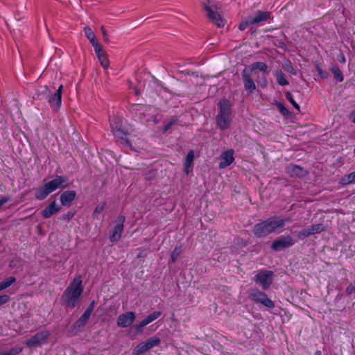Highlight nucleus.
I'll return each mask as SVG.
<instances>
[{
  "instance_id": "13",
  "label": "nucleus",
  "mask_w": 355,
  "mask_h": 355,
  "mask_svg": "<svg viewBox=\"0 0 355 355\" xmlns=\"http://www.w3.org/2000/svg\"><path fill=\"white\" fill-rule=\"evenodd\" d=\"M125 221L124 216H119L115 221V225L113 232L110 236L111 242L119 241L121 238V233L123 230V223Z\"/></svg>"
},
{
  "instance_id": "22",
  "label": "nucleus",
  "mask_w": 355,
  "mask_h": 355,
  "mask_svg": "<svg viewBox=\"0 0 355 355\" xmlns=\"http://www.w3.org/2000/svg\"><path fill=\"white\" fill-rule=\"evenodd\" d=\"M90 316L91 315L89 313L85 311L80 318L74 322V329L76 331H80L82 329H83L87 323Z\"/></svg>"
},
{
  "instance_id": "20",
  "label": "nucleus",
  "mask_w": 355,
  "mask_h": 355,
  "mask_svg": "<svg viewBox=\"0 0 355 355\" xmlns=\"http://www.w3.org/2000/svg\"><path fill=\"white\" fill-rule=\"evenodd\" d=\"M98 49V50H97V49H94L96 56H97L101 66L103 68L107 69V68H108L109 64H110V61L107 58V55L106 53L105 52V51L103 50V46H100Z\"/></svg>"
},
{
  "instance_id": "31",
  "label": "nucleus",
  "mask_w": 355,
  "mask_h": 355,
  "mask_svg": "<svg viewBox=\"0 0 355 355\" xmlns=\"http://www.w3.org/2000/svg\"><path fill=\"white\" fill-rule=\"evenodd\" d=\"M181 252H182V247L181 246H177L175 248V249L173 250V251L171 254V257L172 263H175L177 261V259Z\"/></svg>"
},
{
  "instance_id": "26",
  "label": "nucleus",
  "mask_w": 355,
  "mask_h": 355,
  "mask_svg": "<svg viewBox=\"0 0 355 355\" xmlns=\"http://www.w3.org/2000/svg\"><path fill=\"white\" fill-rule=\"evenodd\" d=\"M340 183L343 184H349L355 183V171L343 176L340 179Z\"/></svg>"
},
{
  "instance_id": "32",
  "label": "nucleus",
  "mask_w": 355,
  "mask_h": 355,
  "mask_svg": "<svg viewBox=\"0 0 355 355\" xmlns=\"http://www.w3.org/2000/svg\"><path fill=\"white\" fill-rule=\"evenodd\" d=\"M22 350V347H14L8 352H0V355H18Z\"/></svg>"
},
{
  "instance_id": "51",
  "label": "nucleus",
  "mask_w": 355,
  "mask_h": 355,
  "mask_svg": "<svg viewBox=\"0 0 355 355\" xmlns=\"http://www.w3.org/2000/svg\"><path fill=\"white\" fill-rule=\"evenodd\" d=\"M315 355H321L320 351H316Z\"/></svg>"
},
{
  "instance_id": "38",
  "label": "nucleus",
  "mask_w": 355,
  "mask_h": 355,
  "mask_svg": "<svg viewBox=\"0 0 355 355\" xmlns=\"http://www.w3.org/2000/svg\"><path fill=\"white\" fill-rule=\"evenodd\" d=\"M250 25H252L250 23V17L248 18L247 20L245 21H242L239 26V28L241 30V31H244L248 26Z\"/></svg>"
},
{
  "instance_id": "15",
  "label": "nucleus",
  "mask_w": 355,
  "mask_h": 355,
  "mask_svg": "<svg viewBox=\"0 0 355 355\" xmlns=\"http://www.w3.org/2000/svg\"><path fill=\"white\" fill-rule=\"evenodd\" d=\"M136 318L135 313L132 311H128L120 315L117 319V325L122 328L130 326Z\"/></svg>"
},
{
  "instance_id": "40",
  "label": "nucleus",
  "mask_w": 355,
  "mask_h": 355,
  "mask_svg": "<svg viewBox=\"0 0 355 355\" xmlns=\"http://www.w3.org/2000/svg\"><path fill=\"white\" fill-rule=\"evenodd\" d=\"M10 299V296L8 295H0V306L8 302Z\"/></svg>"
},
{
  "instance_id": "16",
  "label": "nucleus",
  "mask_w": 355,
  "mask_h": 355,
  "mask_svg": "<svg viewBox=\"0 0 355 355\" xmlns=\"http://www.w3.org/2000/svg\"><path fill=\"white\" fill-rule=\"evenodd\" d=\"M270 17V12L258 10L253 17H250V23L252 25H260L267 21Z\"/></svg>"
},
{
  "instance_id": "3",
  "label": "nucleus",
  "mask_w": 355,
  "mask_h": 355,
  "mask_svg": "<svg viewBox=\"0 0 355 355\" xmlns=\"http://www.w3.org/2000/svg\"><path fill=\"white\" fill-rule=\"evenodd\" d=\"M68 187V178L60 175L38 187L35 191V197L39 200H44L50 193L58 189H64Z\"/></svg>"
},
{
  "instance_id": "9",
  "label": "nucleus",
  "mask_w": 355,
  "mask_h": 355,
  "mask_svg": "<svg viewBox=\"0 0 355 355\" xmlns=\"http://www.w3.org/2000/svg\"><path fill=\"white\" fill-rule=\"evenodd\" d=\"M63 85H60L56 92L53 94H49L47 96V101L51 107L57 112L62 103V93Z\"/></svg>"
},
{
  "instance_id": "43",
  "label": "nucleus",
  "mask_w": 355,
  "mask_h": 355,
  "mask_svg": "<svg viewBox=\"0 0 355 355\" xmlns=\"http://www.w3.org/2000/svg\"><path fill=\"white\" fill-rule=\"evenodd\" d=\"M349 119L352 123H355V108L350 112Z\"/></svg>"
},
{
  "instance_id": "41",
  "label": "nucleus",
  "mask_w": 355,
  "mask_h": 355,
  "mask_svg": "<svg viewBox=\"0 0 355 355\" xmlns=\"http://www.w3.org/2000/svg\"><path fill=\"white\" fill-rule=\"evenodd\" d=\"M94 306H95V301H92L89 305L88 306L87 309H86L85 312L89 313L90 315H92L93 311H94Z\"/></svg>"
},
{
  "instance_id": "50",
  "label": "nucleus",
  "mask_w": 355,
  "mask_h": 355,
  "mask_svg": "<svg viewBox=\"0 0 355 355\" xmlns=\"http://www.w3.org/2000/svg\"><path fill=\"white\" fill-rule=\"evenodd\" d=\"M171 126V124H168L167 125L165 126V128H164V131H166V130H168L169 128V127Z\"/></svg>"
},
{
  "instance_id": "5",
  "label": "nucleus",
  "mask_w": 355,
  "mask_h": 355,
  "mask_svg": "<svg viewBox=\"0 0 355 355\" xmlns=\"http://www.w3.org/2000/svg\"><path fill=\"white\" fill-rule=\"evenodd\" d=\"M248 298L250 300L261 304L267 308L272 309L275 307L274 302L270 300L265 293L257 288H252L248 291Z\"/></svg>"
},
{
  "instance_id": "14",
  "label": "nucleus",
  "mask_w": 355,
  "mask_h": 355,
  "mask_svg": "<svg viewBox=\"0 0 355 355\" xmlns=\"http://www.w3.org/2000/svg\"><path fill=\"white\" fill-rule=\"evenodd\" d=\"M294 244L293 239L290 236L282 237L275 240L271 245V248L275 251H282L286 248L292 246Z\"/></svg>"
},
{
  "instance_id": "10",
  "label": "nucleus",
  "mask_w": 355,
  "mask_h": 355,
  "mask_svg": "<svg viewBox=\"0 0 355 355\" xmlns=\"http://www.w3.org/2000/svg\"><path fill=\"white\" fill-rule=\"evenodd\" d=\"M162 315V312L160 311H154L147 315L143 320H141L139 324H135L132 327V329L135 331L137 334H141L143 332L144 328L153 322L156 319H157Z\"/></svg>"
},
{
  "instance_id": "29",
  "label": "nucleus",
  "mask_w": 355,
  "mask_h": 355,
  "mask_svg": "<svg viewBox=\"0 0 355 355\" xmlns=\"http://www.w3.org/2000/svg\"><path fill=\"white\" fill-rule=\"evenodd\" d=\"M303 172L302 168L296 165L292 166L290 168V173L291 175L300 176L302 175Z\"/></svg>"
},
{
  "instance_id": "4",
  "label": "nucleus",
  "mask_w": 355,
  "mask_h": 355,
  "mask_svg": "<svg viewBox=\"0 0 355 355\" xmlns=\"http://www.w3.org/2000/svg\"><path fill=\"white\" fill-rule=\"evenodd\" d=\"M219 112L216 120L218 128L220 130L227 129L232 123L231 103L227 99H223L219 103Z\"/></svg>"
},
{
  "instance_id": "35",
  "label": "nucleus",
  "mask_w": 355,
  "mask_h": 355,
  "mask_svg": "<svg viewBox=\"0 0 355 355\" xmlns=\"http://www.w3.org/2000/svg\"><path fill=\"white\" fill-rule=\"evenodd\" d=\"M105 202H102V203L98 205L96 207V208L93 212V216L97 217L101 213L103 212V211L105 209Z\"/></svg>"
},
{
  "instance_id": "18",
  "label": "nucleus",
  "mask_w": 355,
  "mask_h": 355,
  "mask_svg": "<svg viewBox=\"0 0 355 355\" xmlns=\"http://www.w3.org/2000/svg\"><path fill=\"white\" fill-rule=\"evenodd\" d=\"M76 196L75 191H64L60 196V202L63 206L69 207L71 202L74 200Z\"/></svg>"
},
{
  "instance_id": "46",
  "label": "nucleus",
  "mask_w": 355,
  "mask_h": 355,
  "mask_svg": "<svg viewBox=\"0 0 355 355\" xmlns=\"http://www.w3.org/2000/svg\"><path fill=\"white\" fill-rule=\"evenodd\" d=\"M354 291H355V289H354V287H352V286H349V287H347V289H346V293H347L348 295L352 294V293L353 292H354Z\"/></svg>"
},
{
  "instance_id": "28",
  "label": "nucleus",
  "mask_w": 355,
  "mask_h": 355,
  "mask_svg": "<svg viewBox=\"0 0 355 355\" xmlns=\"http://www.w3.org/2000/svg\"><path fill=\"white\" fill-rule=\"evenodd\" d=\"M16 282V279L14 277H10L6 280L0 282V291L6 289L10 287L13 283Z\"/></svg>"
},
{
  "instance_id": "36",
  "label": "nucleus",
  "mask_w": 355,
  "mask_h": 355,
  "mask_svg": "<svg viewBox=\"0 0 355 355\" xmlns=\"http://www.w3.org/2000/svg\"><path fill=\"white\" fill-rule=\"evenodd\" d=\"M146 340L148 342V343L152 347L158 346L161 343V340L155 336L150 337L148 338Z\"/></svg>"
},
{
  "instance_id": "8",
  "label": "nucleus",
  "mask_w": 355,
  "mask_h": 355,
  "mask_svg": "<svg viewBox=\"0 0 355 355\" xmlns=\"http://www.w3.org/2000/svg\"><path fill=\"white\" fill-rule=\"evenodd\" d=\"M49 336L50 332L49 331L38 332L30 339L27 340L26 344L30 348L41 346L45 343Z\"/></svg>"
},
{
  "instance_id": "7",
  "label": "nucleus",
  "mask_w": 355,
  "mask_h": 355,
  "mask_svg": "<svg viewBox=\"0 0 355 355\" xmlns=\"http://www.w3.org/2000/svg\"><path fill=\"white\" fill-rule=\"evenodd\" d=\"M207 4L202 3L204 9L207 11L208 17L213 20L218 27L220 28L224 26L220 19L219 13L216 10V6L213 3L212 0H207Z\"/></svg>"
},
{
  "instance_id": "6",
  "label": "nucleus",
  "mask_w": 355,
  "mask_h": 355,
  "mask_svg": "<svg viewBox=\"0 0 355 355\" xmlns=\"http://www.w3.org/2000/svg\"><path fill=\"white\" fill-rule=\"evenodd\" d=\"M273 272L270 270H261L258 271L254 280L259 284L264 290L268 289L272 283Z\"/></svg>"
},
{
  "instance_id": "21",
  "label": "nucleus",
  "mask_w": 355,
  "mask_h": 355,
  "mask_svg": "<svg viewBox=\"0 0 355 355\" xmlns=\"http://www.w3.org/2000/svg\"><path fill=\"white\" fill-rule=\"evenodd\" d=\"M84 32L87 38L91 42L94 49H97L101 46L102 45L97 41L96 37L92 30L89 27H85Z\"/></svg>"
},
{
  "instance_id": "17",
  "label": "nucleus",
  "mask_w": 355,
  "mask_h": 355,
  "mask_svg": "<svg viewBox=\"0 0 355 355\" xmlns=\"http://www.w3.org/2000/svg\"><path fill=\"white\" fill-rule=\"evenodd\" d=\"M324 230V227L322 224L319 223L313 225L308 229H306L299 233V236L305 238L310 235L320 233Z\"/></svg>"
},
{
  "instance_id": "25",
  "label": "nucleus",
  "mask_w": 355,
  "mask_h": 355,
  "mask_svg": "<svg viewBox=\"0 0 355 355\" xmlns=\"http://www.w3.org/2000/svg\"><path fill=\"white\" fill-rule=\"evenodd\" d=\"M250 67L252 71L259 70L266 73H269L267 64L262 62H254L250 66Z\"/></svg>"
},
{
  "instance_id": "19",
  "label": "nucleus",
  "mask_w": 355,
  "mask_h": 355,
  "mask_svg": "<svg viewBox=\"0 0 355 355\" xmlns=\"http://www.w3.org/2000/svg\"><path fill=\"white\" fill-rule=\"evenodd\" d=\"M61 207L56 204L55 200H53L42 211V215L45 218H49L53 215L58 213Z\"/></svg>"
},
{
  "instance_id": "49",
  "label": "nucleus",
  "mask_w": 355,
  "mask_h": 355,
  "mask_svg": "<svg viewBox=\"0 0 355 355\" xmlns=\"http://www.w3.org/2000/svg\"><path fill=\"white\" fill-rule=\"evenodd\" d=\"M340 61L343 63L345 62V58L344 57V55H342V57H341V59L340 60Z\"/></svg>"
},
{
  "instance_id": "1",
  "label": "nucleus",
  "mask_w": 355,
  "mask_h": 355,
  "mask_svg": "<svg viewBox=\"0 0 355 355\" xmlns=\"http://www.w3.org/2000/svg\"><path fill=\"white\" fill-rule=\"evenodd\" d=\"M83 290L81 276L76 277L61 296L62 305L71 309L75 308L80 300Z\"/></svg>"
},
{
  "instance_id": "47",
  "label": "nucleus",
  "mask_w": 355,
  "mask_h": 355,
  "mask_svg": "<svg viewBox=\"0 0 355 355\" xmlns=\"http://www.w3.org/2000/svg\"><path fill=\"white\" fill-rule=\"evenodd\" d=\"M144 343L145 344V345L146 346V348L148 349V350L150 349L151 348H153L148 343V342L147 340L144 341Z\"/></svg>"
},
{
  "instance_id": "39",
  "label": "nucleus",
  "mask_w": 355,
  "mask_h": 355,
  "mask_svg": "<svg viewBox=\"0 0 355 355\" xmlns=\"http://www.w3.org/2000/svg\"><path fill=\"white\" fill-rule=\"evenodd\" d=\"M316 70L322 78H327L328 73L323 71L318 65L316 66Z\"/></svg>"
},
{
  "instance_id": "48",
  "label": "nucleus",
  "mask_w": 355,
  "mask_h": 355,
  "mask_svg": "<svg viewBox=\"0 0 355 355\" xmlns=\"http://www.w3.org/2000/svg\"><path fill=\"white\" fill-rule=\"evenodd\" d=\"M190 168L191 167H187V165H184V171L186 173L187 175H188L190 172Z\"/></svg>"
},
{
  "instance_id": "2",
  "label": "nucleus",
  "mask_w": 355,
  "mask_h": 355,
  "mask_svg": "<svg viewBox=\"0 0 355 355\" xmlns=\"http://www.w3.org/2000/svg\"><path fill=\"white\" fill-rule=\"evenodd\" d=\"M289 218H282L272 216L268 219L256 224L253 228V233L258 238L265 237L273 232L282 230Z\"/></svg>"
},
{
  "instance_id": "45",
  "label": "nucleus",
  "mask_w": 355,
  "mask_h": 355,
  "mask_svg": "<svg viewBox=\"0 0 355 355\" xmlns=\"http://www.w3.org/2000/svg\"><path fill=\"white\" fill-rule=\"evenodd\" d=\"M101 32H102L103 36L104 37V40H108V38H107L108 35H107V33L105 31V28L103 27V26L101 27Z\"/></svg>"
},
{
  "instance_id": "27",
  "label": "nucleus",
  "mask_w": 355,
  "mask_h": 355,
  "mask_svg": "<svg viewBox=\"0 0 355 355\" xmlns=\"http://www.w3.org/2000/svg\"><path fill=\"white\" fill-rule=\"evenodd\" d=\"M148 349L146 348V346L144 343V342L140 343L138 344L136 347L134 349L132 352L133 355H142L146 352H148Z\"/></svg>"
},
{
  "instance_id": "11",
  "label": "nucleus",
  "mask_w": 355,
  "mask_h": 355,
  "mask_svg": "<svg viewBox=\"0 0 355 355\" xmlns=\"http://www.w3.org/2000/svg\"><path fill=\"white\" fill-rule=\"evenodd\" d=\"M110 127L116 137L123 139L125 135L122 130V121L121 119L116 116H112L110 118Z\"/></svg>"
},
{
  "instance_id": "34",
  "label": "nucleus",
  "mask_w": 355,
  "mask_h": 355,
  "mask_svg": "<svg viewBox=\"0 0 355 355\" xmlns=\"http://www.w3.org/2000/svg\"><path fill=\"white\" fill-rule=\"evenodd\" d=\"M193 159H194V151L191 150L188 153V154L187 155L184 165H187V167H191V164L193 161Z\"/></svg>"
},
{
  "instance_id": "30",
  "label": "nucleus",
  "mask_w": 355,
  "mask_h": 355,
  "mask_svg": "<svg viewBox=\"0 0 355 355\" xmlns=\"http://www.w3.org/2000/svg\"><path fill=\"white\" fill-rule=\"evenodd\" d=\"M331 71L338 81L342 82L343 80L342 73L338 67H332Z\"/></svg>"
},
{
  "instance_id": "33",
  "label": "nucleus",
  "mask_w": 355,
  "mask_h": 355,
  "mask_svg": "<svg viewBox=\"0 0 355 355\" xmlns=\"http://www.w3.org/2000/svg\"><path fill=\"white\" fill-rule=\"evenodd\" d=\"M276 105H277L279 111L283 116H288L290 115L289 111L282 103L277 102Z\"/></svg>"
},
{
  "instance_id": "23",
  "label": "nucleus",
  "mask_w": 355,
  "mask_h": 355,
  "mask_svg": "<svg viewBox=\"0 0 355 355\" xmlns=\"http://www.w3.org/2000/svg\"><path fill=\"white\" fill-rule=\"evenodd\" d=\"M243 78L245 90L249 93H252L256 89V85L253 79L247 74H243Z\"/></svg>"
},
{
  "instance_id": "44",
  "label": "nucleus",
  "mask_w": 355,
  "mask_h": 355,
  "mask_svg": "<svg viewBox=\"0 0 355 355\" xmlns=\"http://www.w3.org/2000/svg\"><path fill=\"white\" fill-rule=\"evenodd\" d=\"M10 200V198L8 196H4L1 199H0V207L3 206L5 203Z\"/></svg>"
},
{
  "instance_id": "37",
  "label": "nucleus",
  "mask_w": 355,
  "mask_h": 355,
  "mask_svg": "<svg viewBox=\"0 0 355 355\" xmlns=\"http://www.w3.org/2000/svg\"><path fill=\"white\" fill-rule=\"evenodd\" d=\"M286 97L287 100L294 106V107L297 111H300V105L293 99L292 94L290 92H287L286 94Z\"/></svg>"
},
{
  "instance_id": "12",
  "label": "nucleus",
  "mask_w": 355,
  "mask_h": 355,
  "mask_svg": "<svg viewBox=\"0 0 355 355\" xmlns=\"http://www.w3.org/2000/svg\"><path fill=\"white\" fill-rule=\"evenodd\" d=\"M234 150L230 149L223 151L220 155V162L218 167L220 169L225 168L230 166L234 162Z\"/></svg>"
},
{
  "instance_id": "42",
  "label": "nucleus",
  "mask_w": 355,
  "mask_h": 355,
  "mask_svg": "<svg viewBox=\"0 0 355 355\" xmlns=\"http://www.w3.org/2000/svg\"><path fill=\"white\" fill-rule=\"evenodd\" d=\"M285 68L291 73H292L293 75L296 74L295 70L294 69V68L293 67V66L291 64H289L288 65L286 66Z\"/></svg>"
},
{
  "instance_id": "24",
  "label": "nucleus",
  "mask_w": 355,
  "mask_h": 355,
  "mask_svg": "<svg viewBox=\"0 0 355 355\" xmlns=\"http://www.w3.org/2000/svg\"><path fill=\"white\" fill-rule=\"evenodd\" d=\"M274 75L276 78L277 82L279 85L285 86L289 84L285 74L281 70H276L274 73Z\"/></svg>"
}]
</instances>
